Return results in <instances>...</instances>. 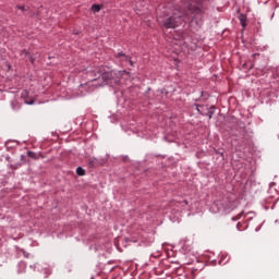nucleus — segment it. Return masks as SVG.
<instances>
[{
    "instance_id": "f257e3e1",
    "label": "nucleus",
    "mask_w": 279,
    "mask_h": 279,
    "mask_svg": "<svg viewBox=\"0 0 279 279\" xmlns=\"http://www.w3.org/2000/svg\"><path fill=\"white\" fill-rule=\"evenodd\" d=\"M183 12L180 9H170L168 12V16L162 21L163 27L166 29H175V27H180L184 23V14L186 12H193L194 8L191 3V0H182Z\"/></svg>"
},
{
    "instance_id": "f03ea898",
    "label": "nucleus",
    "mask_w": 279,
    "mask_h": 279,
    "mask_svg": "<svg viewBox=\"0 0 279 279\" xmlns=\"http://www.w3.org/2000/svg\"><path fill=\"white\" fill-rule=\"evenodd\" d=\"M87 80L89 82H97V80H102L104 84H112V82L117 83V72L110 70L109 66L100 65L94 66L86 71Z\"/></svg>"
},
{
    "instance_id": "7ed1b4c3",
    "label": "nucleus",
    "mask_w": 279,
    "mask_h": 279,
    "mask_svg": "<svg viewBox=\"0 0 279 279\" xmlns=\"http://www.w3.org/2000/svg\"><path fill=\"white\" fill-rule=\"evenodd\" d=\"M117 58H120L121 60H124L125 62H129V64H131V66H134V61H132V57H128V56H125V53L119 52L117 54Z\"/></svg>"
},
{
    "instance_id": "20e7f679",
    "label": "nucleus",
    "mask_w": 279,
    "mask_h": 279,
    "mask_svg": "<svg viewBox=\"0 0 279 279\" xmlns=\"http://www.w3.org/2000/svg\"><path fill=\"white\" fill-rule=\"evenodd\" d=\"M102 8H104L102 4H93L90 10L94 12V14H97V12H101Z\"/></svg>"
},
{
    "instance_id": "39448f33",
    "label": "nucleus",
    "mask_w": 279,
    "mask_h": 279,
    "mask_svg": "<svg viewBox=\"0 0 279 279\" xmlns=\"http://www.w3.org/2000/svg\"><path fill=\"white\" fill-rule=\"evenodd\" d=\"M241 216L243 217H248V219H253L254 217H256V214H254V211H248V213H241Z\"/></svg>"
},
{
    "instance_id": "423d86ee",
    "label": "nucleus",
    "mask_w": 279,
    "mask_h": 279,
    "mask_svg": "<svg viewBox=\"0 0 279 279\" xmlns=\"http://www.w3.org/2000/svg\"><path fill=\"white\" fill-rule=\"evenodd\" d=\"M76 173H77V175H86V170H84V168H82V167H77Z\"/></svg>"
},
{
    "instance_id": "0eeeda50",
    "label": "nucleus",
    "mask_w": 279,
    "mask_h": 279,
    "mask_svg": "<svg viewBox=\"0 0 279 279\" xmlns=\"http://www.w3.org/2000/svg\"><path fill=\"white\" fill-rule=\"evenodd\" d=\"M27 155L29 158H36V153L34 151H28Z\"/></svg>"
},
{
    "instance_id": "6e6552de",
    "label": "nucleus",
    "mask_w": 279,
    "mask_h": 279,
    "mask_svg": "<svg viewBox=\"0 0 279 279\" xmlns=\"http://www.w3.org/2000/svg\"><path fill=\"white\" fill-rule=\"evenodd\" d=\"M240 23H241V25H242V27L245 29V27H246V23H245V20H243V19H241L240 20Z\"/></svg>"
},
{
    "instance_id": "1a4fd4ad",
    "label": "nucleus",
    "mask_w": 279,
    "mask_h": 279,
    "mask_svg": "<svg viewBox=\"0 0 279 279\" xmlns=\"http://www.w3.org/2000/svg\"><path fill=\"white\" fill-rule=\"evenodd\" d=\"M215 113V111H208V117L209 119H213V114Z\"/></svg>"
},
{
    "instance_id": "9d476101",
    "label": "nucleus",
    "mask_w": 279,
    "mask_h": 279,
    "mask_svg": "<svg viewBox=\"0 0 279 279\" xmlns=\"http://www.w3.org/2000/svg\"><path fill=\"white\" fill-rule=\"evenodd\" d=\"M17 10H25V7L24 5H17Z\"/></svg>"
},
{
    "instance_id": "9b49d317",
    "label": "nucleus",
    "mask_w": 279,
    "mask_h": 279,
    "mask_svg": "<svg viewBox=\"0 0 279 279\" xmlns=\"http://www.w3.org/2000/svg\"><path fill=\"white\" fill-rule=\"evenodd\" d=\"M182 204H184V206H187L189 205V201L184 199V201H182Z\"/></svg>"
},
{
    "instance_id": "f8f14e48",
    "label": "nucleus",
    "mask_w": 279,
    "mask_h": 279,
    "mask_svg": "<svg viewBox=\"0 0 279 279\" xmlns=\"http://www.w3.org/2000/svg\"><path fill=\"white\" fill-rule=\"evenodd\" d=\"M199 108H203V107L199 106V105H196V110H197V112H201V111H199Z\"/></svg>"
},
{
    "instance_id": "ddd939ff",
    "label": "nucleus",
    "mask_w": 279,
    "mask_h": 279,
    "mask_svg": "<svg viewBox=\"0 0 279 279\" xmlns=\"http://www.w3.org/2000/svg\"><path fill=\"white\" fill-rule=\"evenodd\" d=\"M25 104H28L29 106H32V104H34V100H32V101H25Z\"/></svg>"
},
{
    "instance_id": "4468645a",
    "label": "nucleus",
    "mask_w": 279,
    "mask_h": 279,
    "mask_svg": "<svg viewBox=\"0 0 279 279\" xmlns=\"http://www.w3.org/2000/svg\"><path fill=\"white\" fill-rule=\"evenodd\" d=\"M31 62L34 63V59L33 58H31Z\"/></svg>"
},
{
    "instance_id": "2eb2a0df",
    "label": "nucleus",
    "mask_w": 279,
    "mask_h": 279,
    "mask_svg": "<svg viewBox=\"0 0 279 279\" xmlns=\"http://www.w3.org/2000/svg\"><path fill=\"white\" fill-rule=\"evenodd\" d=\"M274 184H276V183H271V187H274Z\"/></svg>"
}]
</instances>
